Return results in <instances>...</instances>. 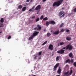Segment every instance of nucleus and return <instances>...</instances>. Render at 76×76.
<instances>
[{"mask_svg":"<svg viewBox=\"0 0 76 76\" xmlns=\"http://www.w3.org/2000/svg\"><path fill=\"white\" fill-rule=\"evenodd\" d=\"M63 1V0H60L58 1H57L54 2L53 4V7H54V6H56L57 7L59 6L62 3Z\"/></svg>","mask_w":76,"mask_h":76,"instance_id":"obj_1","label":"nucleus"},{"mask_svg":"<svg viewBox=\"0 0 76 76\" xmlns=\"http://www.w3.org/2000/svg\"><path fill=\"white\" fill-rule=\"evenodd\" d=\"M0 21L1 23H3L4 22V19L3 18H1Z\"/></svg>","mask_w":76,"mask_h":76,"instance_id":"obj_18","label":"nucleus"},{"mask_svg":"<svg viewBox=\"0 0 76 76\" xmlns=\"http://www.w3.org/2000/svg\"><path fill=\"white\" fill-rule=\"evenodd\" d=\"M74 12H76V8L73 10Z\"/></svg>","mask_w":76,"mask_h":76,"instance_id":"obj_36","label":"nucleus"},{"mask_svg":"<svg viewBox=\"0 0 76 76\" xmlns=\"http://www.w3.org/2000/svg\"><path fill=\"white\" fill-rule=\"evenodd\" d=\"M42 53V52H39V53H38L39 56H41Z\"/></svg>","mask_w":76,"mask_h":76,"instance_id":"obj_32","label":"nucleus"},{"mask_svg":"<svg viewBox=\"0 0 76 76\" xmlns=\"http://www.w3.org/2000/svg\"><path fill=\"white\" fill-rule=\"evenodd\" d=\"M69 73V71H68L66 72H64V74L65 75H67Z\"/></svg>","mask_w":76,"mask_h":76,"instance_id":"obj_23","label":"nucleus"},{"mask_svg":"<svg viewBox=\"0 0 76 76\" xmlns=\"http://www.w3.org/2000/svg\"><path fill=\"white\" fill-rule=\"evenodd\" d=\"M1 27V26H0V27Z\"/></svg>","mask_w":76,"mask_h":76,"instance_id":"obj_52","label":"nucleus"},{"mask_svg":"<svg viewBox=\"0 0 76 76\" xmlns=\"http://www.w3.org/2000/svg\"><path fill=\"white\" fill-rule=\"evenodd\" d=\"M49 24H53V25H55L56 23L53 20L50 21L49 22L48 21H46V25L47 26H48L49 25Z\"/></svg>","mask_w":76,"mask_h":76,"instance_id":"obj_4","label":"nucleus"},{"mask_svg":"<svg viewBox=\"0 0 76 76\" xmlns=\"http://www.w3.org/2000/svg\"><path fill=\"white\" fill-rule=\"evenodd\" d=\"M39 34V32L38 31H35L33 33V36L34 37H35V36H37Z\"/></svg>","mask_w":76,"mask_h":76,"instance_id":"obj_9","label":"nucleus"},{"mask_svg":"<svg viewBox=\"0 0 76 76\" xmlns=\"http://www.w3.org/2000/svg\"><path fill=\"white\" fill-rule=\"evenodd\" d=\"M58 34H59V30H58L57 31H56L53 33V34H54V35H58Z\"/></svg>","mask_w":76,"mask_h":76,"instance_id":"obj_13","label":"nucleus"},{"mask_svg":"<svg viewBox=\"0 0 76 76\" xmlns=\"http://www.w3.org/2000/svg\"><path fill=\"white\" fill-rule=\"evenodd\" d=\"M62 49L63 50H65V49L66 50H69V51H71L73 49V46L72 45H68L66 47L63 48Z\"/></svg>","mask_w":76,"mask_h":76,"instance_id":"obj_2","label":"nucleus"},{"mask_svg":"<svg viewBox=\"0 0 76 76\" xmlns=\"http://www.w3.org/2000/svg\"><path fill=\"white\" fill-rule=\"evenodd\" d=\"M57 53H58V54H63L64 53V50L61 49L60 50L58 51Z\"/></svg>","mask_w":76,"mask_h":76,"instance_id":"obj_6","label":"nucleus"},{"mask_svg":"<svg viewBox=\"0 0 76 76\" xmlns=\"http://www.w3.org/2000/svg\"><path fill=\"white\" fill-rule=\"evenodd\" d=\"M34 9V7H32L31 9H30L29 10V12H32V11H33V9Z\"/></svg>","mask_w":76,"mask_h":76,"instance_id":"obj_24","label":"nucleus"},{"mask_svg":"<svg viewBox=\"0 0 76 76\" xmlns=\"http://www.w3.org/2000/svg\"><path fill=\"white\" fill-rule=\"evenodd\" d=\"M51 33H48L47 34V37H50V35H51Z\"/></svg>","mask_w":76,"mask_h":76,"instance_id":"obj_22","label":"nucleus"},{"mask_svg":"<svg viewBox=\"0 0 76 76\" xmlns=\"http://www.w3.org/2000/svg\"><path fill=\"white\" fill-rule=\"evenodd\" d=\"M33 0H30V1H31V2H32V1H33Z\"/></svg>","mask_w":76,"mask_h":76,"instance_id":"obj_47","label":"nucleus"},{"mask_svg":"<svg viewBox=\"0 0 76 76\" xmlns=\"http://www.w3.org/2000/svg\"><path fill=\"white\" fill-rule=\"evenodd\" d=\"M1 27H3L4 26H3V24L2 23L0 25Z\"/></svg>","mask_w":76,"mask_h":76,"instance_id":"obj_38","label":"nucleus"},{"mask_svg":"<svg viewBox=\"0 0 76 76\" xmlns=\"http://www.w3.org/2000/svg\"><path fill=\"white\" fill-rule=\"evenodd\" d=\"M70 31V30H69L67 29L66 30V32H69Z\"/></svg>","mask_w":76,"mask_h":76,"instance_id":"obj_34","label":"nucleus"},{"mask_svg":"<svg viewBox=\"0 0 76 76\" xmlns=\"http://www.w3.org/2000/svg\"><path fill=\"white\" fill-rule=\"evenodd\" d=\"M47 41H46L45 42H44L43 44H42V45H45V44H47Z\"/></svg>","mask_w":76,"mask_h":76,"instance_id":"obj_25","label":"nucleus"},{"mask_svg":"<svg viewBox=\"0 0 76 76\" xmlns=\"http://www.w3.org/2000/svg\"><path fill=\"white\" fill-rule=\"evenodd\" d=\"M40 9H41V5H38L35 8L36 10H38V12H39Z\"/></svg>","mask_w":76,"mask_h":76,"instance_id":"obj_5","label":"nucleus"},{"mask_svg":"<svg viewBox=\"0 0 76 76\" xmlns=\"http://www.w3.org/2000/svg\"><path fill=\"white\" fill-rule=\"evenodd\" d=\"M18 9H21L22 8V6L21 5H20L18 7Z\"/></svg>","mask_w":76,"mask_h":76,"instance_id":"obj_19","label":"nucleus"},{"mask_svg":"<svg viewBox=\"0 0 76 76\" xmlns=\"http://www.w3.org/2000/svg\"><path fill=\"white\" fill-rule=\"evenodd\" d=\"M61 57L60 56H57L56 58V61H58V60H60V58Z\"/></svg>","mask_w":76,"mask_h":76,"instance_id":"obj_17","label":"nucleus"},{"mask_svg":"<svg viewBox=\"0 0 76 76\" xmlns=\"http://www.w3.org/2000/svg\"><path fill=\"white\" fill-rule=\"evenodd\" d=\"M58 46H60L59 44H58Z\"/></svg>","mask_w":76,"mask_h":76,"instance_id":"obj_46","label":"nucleus"},{"mask_svg":"<svg viewBox=\"0 0 76 76\" xmlns=\"http://www.w3.org/2000/svg\"><path fill=\"white\" fill-rule=\"evenodd\" d=\"M61 72V68H59L58 69V71H57V72L59 75H60Z\"/></svg>","mask_w":76,"mask_h":76,"instance_id":"obj_12","label":"nucleus"},{"mask_svg":"<svg viewBox=\"0 0 76 76\" xmlns=\"http://www.w3.org/2000/svg\"><path fill=\"white\" fill-rule=\"evenodd\" d=\"M69 75H68V76H69Z\"/></svg>","mask_w":76,"mask_h":76,"instance_id":"obj_53","label":"nucleus"},{"mask_svg":"<svg viewBox=\"0 0 76 76\" xmlns=\"http://www.w3.org/2000/svg\"><path fill=\"white\" fill-rule=\"evenodd\" d=\"M69 57H71V58H73V55L72 53H70L69 54Z\"/></svg>","mask_w":76,"mask_h":76,"instance_id":"obj_11","label":"nucleus"},{"mask_svg":"<svg viewBox=\"0 0 76 76\" xmlns=\"http://www.w3.org/2000/svg\"><path fill=\"white\" fill-rule=\"evenodd\" d=\"M39 20V18H37V19H36L35 21L36 22H38Z\"/></svg>","mask_w":76,"mask_h":76,"instance_id":"obj_30","label":"nucleus"},{"mask_svg":"<svg viewBox=\"0 0 76 76\" xmlns=\"http://www.w3.org/2000/svg\"><path fill=\"white\" fill-rule=\"evenodd\" d=\"M37 14H38V12H37Z\"/></svg>","mask_w":76,"mask_h":76,"instance_id":"obj_50","label":"nucleus"},{"mask_svg":"<svg viewBox=\"0 0 76 76\" xmlns=\"http://www.w3.org/2000/svg\"><path fill=\"white\" fill-rule=\"evenodd\" d=\"M43 2H45V1H46L47 0H42Z\"/></svg>","mask_w":76,"mask_h":76,"instance_id":"obj_41","label":"nucleus"},{"mask_svg":"<svg viewBox=\"0 0 76 76\" xmlns=\"http://www.w3.org/2000/svg\"><path fill=\"white\" fill-rule=\"evenodd\" d=\"M58 66H59V64L58 63L56 64L53 68V71H56V69H57V68L58 67Z\"/></svg>","mask_w":76,"mask_h":76,"instance_id":"obj_7","label":"nucleus"},{"mask_svg":"<svg viewBox=\"0 0 76 76\" xmlns=\"http://www.w3.org/2000/svg\"><path fill=\"white\" fill-rule=\"evenodd\" d=\"M37 56H36L34 57V60H36V59H37Z\"/></svg>","mask_w":76,"mask_h":76,"instance_id":"obj_40","label":"nucleus"},{"mask_svg":"<svg viewBox=\"0 0 76 76\" xmlns=\"http://www.w3.org/2000/svg\"><path fill=\"white\" fill-rule=\"evenodd\" d=\"M26 1L27 2H29V0H27Z\"/></svg>","mask_w":76,"mask_h":76,"instance_id":"obj_43","label":"nucleus"},{"mask_svg":"<svg viewBox=\"0 0 76 76\" xmlns=\"http://www.w3.org/2000/svg\"><path fill=\"white\" fill-rule=\"evenodd\" d=\"M44 18V16L43 15H42L40 17V20H42Z\"/></svg>","mask_w":76,"mask_h":76,"instance_id":"obj_28","label":"nucleus"},{"mask_svg":"<svg viewBox=\"0 0 76 76\" xmlns=\"http://www.w3.org/2000/svg\"><path fill=\"white\" fill-rule=\"evenodd\" d=\"M46 31V29H44V32H45V31Z\"/></svg>","mask_w":76,"mask_h":76,"instance_id":"obj_44","label":"nucleus"},{"mask_svg":"<svg viewBox=\"0 0 76 76\" xmlns=\"http://www.w3.org/2000/svg\"><path fill=\"white\" fill-rule=\"evenodd\" d=\"M56 76H60V75H56Z\"/></svg>","mask_w":76,"mask_h":76,"instance_id":"obj_49","label":"nucleus"},{"mask_svg":"<svg viewBox=\"0 0 76 76\" xmlns=\"http://www.w3.org/2000/svg\"><path fill=\"white\" fill-rule=\"evenodd\" d=\"M68 62H70V60L67 59L65 62V63H68Z\"/></svg>","mask_w":76,"mask_h":76,"instance_id":"obj_29","label":"nucleus"},{"mask_svg":"<svg viewBox=\"0 0 76 76\" xmlns=\"http://www.w3.org/2000/svg\"><path fill=\"white\" fill-rule=\"evenodd\" d=\"M71 63H73V60L71 59Z\"/></svg>","mask_w":76,"mask_h":76,"instance_id":"obj_39","label":"nucleus"},{"mask_svg":"<svg viewBox=\"0 0 76 76\" xmlns=\"http://www.w3.org/2000/svg\"><path fill=\"white\" fill-rule=\"evenodd\" d=\"M1 33H2V31L0 32V34H1Z\"/></svg>","mask_w":76,"mask_h":76,"instance_id":"obj_48","label":"nucleus"},{"mask_svg":"<svg viewBox=\"0 0 76 76\" xmlns=\"http://www.w3.org/2000/svg\"><path fill=\"white\" fill-rule=\"evenodd\" d=\"M64 42H61L59 43V45H64Z\"/></svg>","mask_w":76,"mask_h":76,"instance_id":"obj_21","label":"nucleus"},{"mask_svg":"<svg viewBox=\"0 0 76 76\" xmlns=\"http://www.w3.org/2000/svg\"><path fill=\"white\" fill-rule=\"evenodd\" d=\"M62 9L64 10V8H62Z\"/></svg>","mask_w":76,"mask_h":76,"instance_id":"obj_45","label":"nucleus"},{"mask_svg":"<svg viewBox=\"0 0 76 76\" xmlns=\"http://www.w3.org/2000/svg\"><path fill=\"white\" fill-rule=\"evenodd\" d=\"M73 73V70H71L70 71V72L69 73V75H71Z\"/></svg>","mask_w":76,"mask_h":76,"instance_id":"obj_26","label":"nucleus"},{"mask_svg":"<svg viewBox=\"0 0 76 76\" xmlns=\"http://www.w3.org/2000/svg\"><path fill=\"white\" fill-rule=\"evenodd\" d=\"M64 31V28H62L61 29V32H63Z\"/></svg>","mask_w":76,"mask_h":76,"instance_id":"obj_31","label":"nucleus"},{"mask_svg":"<svg viewBox=\"0 0 76 76\" xmlns=\"http://www.w3.org/2000/svg\"><path fill=\"white\" fill-rule=\"evenodd\" d=\"M37 26L38 28L37 29V31H38L39 30V31H40V30L41 29V26L39 25V24L37 25Z\"/></svg>","mask_w":76,"mask_h":76,"instance_id":"obj_10","label":"nucleus"},{"mask_svg":"<svg viewBox=\"0 0 76 76\" xmlns=\"http://www.w3.org/2000/svg\"><path fill=\"white\" fill-rule=\"evenodd\" d=\"M58 15V16H60V18H61L64 17V16H65V12H64V11H61L59 12Z\"/></svg>","mask_w":76,"mask_h":76,"instance_id":"obj_3","label":"nucleus"},{"mask_svg":"<svg viewBox=\"0 0 76 76\" xmlns=\"http://www.w3.org/2000/svg\"><path fill=\"white\" fill-rule=\"evenodd\" d=\"M63 25H64V23H62L60 26H59L60 28H62V27H63Z\"/></svg>","mask_w":76,"mask_h":76,"instance_id":"obj_27","label":"nucleus"},{"mask_svg":"<svg viewBox=\"0 0 76 76\" xmlns=\"http://www.w3.org/2000/svg\"><path fill=\"white\" fill-rule=\"evenodd\" d=\"M35 16H33L31 18V19H35Z\"/></svg>","mask_w":76,"mask_h":76,"instance_id":"obj_37","label":"nucleus"},{"mask_svg":"<svg viewBox=\"0 0 76 76\" xmlns=\"http://www.w3.org/2000/svg\"><path fill=\"white\" fill-rule=\"evenodd\" d=\"M54 48V47H53V45L52 44H50L48 47V48L49 49V50H53V48Z\"/></svg>","mask_w":76,"mask_h":76,"instance_id":"obj_8","label":"nucleus"},{"mask_svg":"<svg viewBox=\"0 0 76 76\" xmlns=\"http://www.w3.org/2000/svg\"><path fill=\"white\" fill-rule=\"evenodd\" d=\"M26 7H23V8L22 9V11L23 12H24V11H25L26 10Z\"/></svg>","mask_w":76,"mask_h":76,"instance_id":"obj_15","label":"nucleus"},{"mask_svg":"<svg viewBox=\"0 0 76 76\" xmlns=\"http://www.w3.org/2000/svg\"><path fill=\"white\" fill-rule=\"evenodd\" d=\"M73 65L74 66H75V67H76V62H75L74 63Z\"/></svg>","mask_w":76,"mask_h":76,"instance_id":"obj_33","label":"nucleus"},{"mask_svg":"<svg viewBox=\"0 0 76 76\" xmlns=\"http://www.w3.org/2000/svg\"><path fill=\"white\" fill-rule=\"evenodd\" d=\"M11 36H9V37H8V39H10V38H11Z\"/></svg>","mask_w":76,"mask_h":76,"instance_id":"obj_35","label":"nucleus"},{"mask_svg":"<svg viewBox=\"0 0 76 76\" xmlns=\"http://www.w3.org/2000/svg\"><path fill=\"white\" fill-rule=\"evenodd\" d=\"M66 39L67 41H70L71 40V37L68 36L66 38Z\"/></svg>","mask_w":76,"mask_h":76,"instance_id":"obj_14","label":"nucleus"},{"mask_svg":"<svg viewBox=\"0 0 76 76\" xmlns=\"http://www.w3.org/2000/svg\"><path fill=\"white\" fill-rule=\"evenodd\" d=\"M71 15V14H70V15Z\"/></svg>","mask_w":76,"mask_h":76,"instance_id":"obj_51","label":"nucleus"},{"mask_svg":"<svg viewBox=\"0 0 76 76\" xmlns=\"http://www.w3.org/2000/svg\"><path fill=\"white\" fill-rule=\"evenodd\" d=\"M48 20V18L47 17L44 18L43 19V20Z\"/></svg>","mask_w":76,"mask_h":76,"instance_id":"obj_20","label":"nucleus"},{"mask_svg":"<svg viewBox=\"0 0 76 76\" xmlns=\"http://www.w3.org/2000/svg\"><path fill=\"white\" fill-rule=\"evenodd\" d=\"M38 29V28H37V27H35L34 28V30H36V29Z\"/></svg>","mask_w":76,"mask_h":76,"instance_id":"obj_42","label":"nucleus"},{"mask_svg":"<svg viewBox=\"0 0 76 76\" xmlns=\"http://www.w3.org/2000/svg\"><path fill=\"white\" fill-rule=\"evenodd\" d=\"M34 37L32 35L30 37H29V40H31V39H33V38H34Z\"/></svg>","mask_w":76,"mask_h":76,"instance_id":"obj_16","label":"nucleus"}]
</instances>
